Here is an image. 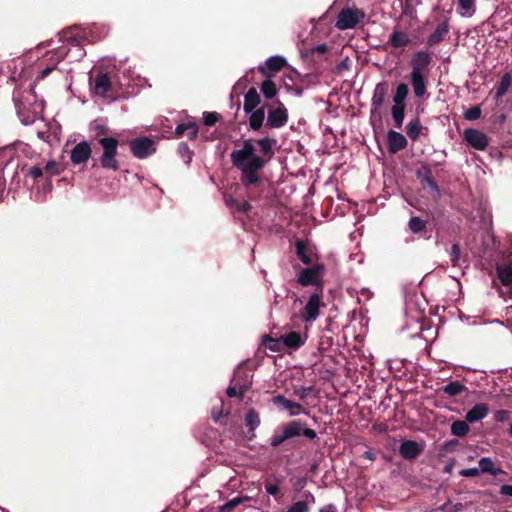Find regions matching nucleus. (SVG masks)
<instances>
[{
    "label": "nucleus",
    "mask_w": 512,
    "mask_h": 512,
    "mask_svg": "<svg viewBox=\"0 0 512 512\" xmlns=\"http://www.w3.org/2000/svg\"><path fill=\"white\" fill-rule=\"evenodd\" d=\"M388 43L393 48H403L410 43V38L408 34L405 33L404 31L395 29L393 33L390 35Z\"/></svg>",
    "instance_id": "nucleus-26"
},
{
    "label": "nucleus",
    "mask_w": 512,
    "mask_h": 512,
    "mask_svg": "<svg viewBox=\"0 0 512 512\" xmlns=\"http://www.w3.org/2000/svg\"><path fill=\"white\" fill-rule=\"evenodd\" d=\"M303 496L306 500L293 503L287 509V512H309V506L315 503V497L308 491L304 492Z\"/></svg>",
    "instance_id": "nucleus-24"
},
{
    "label": "nucleus",
    "mask_w": 512,
    "mask_h": 512,
    "mask_svg": "<svg viewBox=\"0 0 512 512\" xmlns=\"http://www.w3.org/2000/svg\"><path fill=\"white\" fill-rule=\"evenodd\" d=\"M260 103V96L255 88H250L244 97L243 109L246 113L252 112Z\"/></svg>",
    "instance_id": "nucleus-25"
},
{
    "label": "nucleus",
    "mask_w": 512,
    "mask_h": 512,
    "mask_svg": "<svg viewBox=\"0 0 512 512\" xmlns=\"http://www.w3.org/2000/svg\"><path fill=\"white\" fill-rule=\"evenodd\" d=\"M287 64V61L282 56H271L265 61V67L270 71H279L281 70L285 65Z\"/></svg>",
    "instance_id": "nucleus-38"
},
{
    "label": "nucleus",
    "mask_w": 512,
    "mask_h": 512,
    "mask_svg": "<svg viewBox=\"0 0 512 512\" xmlns=\"http://www.w3.org/2000/svg\"><path fill=\"white\" fill-rule=\"evenodd\" d=\"M272 401L275 405L289 411L290 416H297L301 413L306 414L300 404L292 402L282 395L275 396Z\"/></svg>",
    "instance_id": "nucleus-16"
},
{
    "label": "nucleus",
    "mask_w": 512,
    "mask_h": 512,
    "mask_svg": "<svg viewBox=\"0 0 512 512\" xmlns=\"http://www.w3.org/2000/svg\"><path fill=\"white\" fill-rule=\"evenodd\" d=\"M424 127L421 125L420 120L418 118H414L408 122L406 126V133L410 139L413 141L418 140L420 135L422 134Z\"/></svg>",
    "instance_id": "nucleus-31"
},
{
    "label": "nucleus",
    "mask_w": 512,
    "mask_h": 512,
    "mask_svg": "<svg viewBox=\"0 0 512 512\" xmlns=\"http://www.w3.org/2000/svg\"><path fill=\"white\" fill-rule=\"evenodd\" d=\"M417 177L424 189H427L434 197L440 195L438 185L433 179L432 172L429 168L423 167L417 172Z\"/></svg>",
    "instance_id": "nucleus-14"
},
{
    "label": "nucleus",
    "mask_w": 512,
    "mask_h": 512,
    "mask_svg": "<svg viewBox=\"0 0 512 512\" xmlns=\"http://www.w3.org/2000/svg\"><path fill=\"white\" fill-rule=\"evenodd\" d=\"M408 93V85L406 83L399 84L393 96L394 106H405V100L408 96Z\"/></svg>",
    "instance_id": "nucleus-34"
},
{
    "label": "nucleus",
    "mask_w": 512,
    "mask_h": 512,
    "mask_svg": "<svg viewBox=\"0 0 512 512\" xmlns=\"http://www.w3.org/2000/svg\"><path fill=\"white\" fill-rule=\"evenodd\" d=\"M463 136L465 141H467V143L476 150L483 151L489 144L488 137L477 129H465Z\"/></svg>",
    "instance_id": "nucleus-11"
},
{
    "label": "nucleus",
    "mask_w": 512,
    "mask_h": 512,
    "mask_svg": "<svg viewBox=\"0 0 512 512\" xmlns=\"http://www.w3.org/2000/svg\"><path fill=\"white\" fill-rule=\"evenodd\" d=\"M178 150H179V153L182 155V157H184L185 155L187 156L188 159L186 162L188 163L191 159V157H190L191 151L189 149V146L186 143L182 142L179 144Z\"/></svg>",
    "instance_id": "nucleus-53"
},
{
    "label": "nucleus",
    "mask_w": 512,
    "mask_h": 512,
    "mask_svg": "<svg viewBox=\"0 0 512 512\" xmlns=\"http://www.w3.org/2000/svg\"><path fill=\"white\" fill-rule=\"evenodd\" d=\"M103 152L100 156L101 166L106 170L117 171L119 162L116 158L119 141L115 137H101L98 140Z\"/></svg>",
    "instance_id": "nucleus-5"
},
{
    "label": "nucleus",
    "mask_w": 512,
    "mask_h": 512,
    "mask_svg": "<svg viewBox=\"0 0 512 512\" xmlns=\"http://www.w3.org/2000/svg\"><path fill=\"white\" fill-rule=\"evenodd\" d=\"M261 92L267 99H272L277 94V88L273 81L265 80L261 85Z\"/></svg>",
    "instance_id": "nucleus-40"
},
{
    "label": "nucleus",
    "mask_w": 512,
    "mask_h": 512,
    "mask_svg": "<svg viewBox=\"0 0 512 512\" xmlns=\"http://www.w3.org/2000/svg\"><path fill=\"white\" fill-rule=\"evenodd\" d=\"M112 86L111 79L107 73H98L94 79L95 94L106 97Z\"/></svg>",
    "instance_id": "nucleus-17"
},
{
    "label": "nucleus",
    "mask_w": 512,
    "mask_h": 512,
    "mask_svg": "<svg viewBox=\"0 0 512 512\" xmlns=\"http://www.w3.org/2000/svg\"><path fill=\"white\" fill-rule=\"evenodd\" d=\"M497 274L501 283L512 289V263L497 266Z\"/></svg>",
    "instance_id": "nucleus-30"
},
{
    "label": "nucleus",
    "mask_w": 512,
    "mask_h": 512,
    "mask_svg": "<svg viewBox=\"0 0 512 512\" xmlns=\"http://www.w3.org/2000/svg\"><path fill=\"white\" fill-rule=\"evenodd\" d=\"M219 120V114L216 112H205L204 122L207 126L214 125Z\"/></svg>",
    "instance_id": "nucleus-49"
},
{
    "label": "nucleus",
    "mask_w": 512,
    "mask_h": 512,
    "mask_svg": "<svg viewBox=\"0 0 512 512\" xmlns=\"http://www.w3.org/2000/svg\"><path fill=\"white\" fill-rule=\"evenodd\" d=\"M256 148H259L260 155L263 156L265 159H267V162L270 160V158L273 155V148L277 144L276 139L264 137L261 139H258L257 141H254Z\"/></svg>",
    "instance_id": "nucleus-21"
},
{
    "label": "nucleus",
    "mask_w": 512,
    "mask_h": 512,
    "mask_svg": "<svg viewBox=\"0 0 512 512\" xmlns=\"http://www.w3.org/2000/svg\"><path fill=\"white\" fill-rule=\"evenodd\" d=\"M448 32H449L448 23L446 21L440 23L439 25H437L434 32L432 34H430L429 37L427 38V43L432 46V45H435V44L441 42L445 38V36L448 34Z\"/></svg>",
    "instance_id": "nucleus-27"
},
{
    "label": "nucleus",
    "mask_w": 512,
    "mask_h": 512,
    "mask_svg": "<svg viewBox=\"0 0 512 512\" xmlns=\"http://www.w3.org/2000/svg\"><path fill=\"white\" fill-rule=\"evenodd\" d=\"M494 419L496 422L503 423L506 422L509 418V411L507 410H497L494 412Z\"/></svg>",
    "instance_id": "nucleus-51"
},
{
    "label": "nucleus",
    "mask_w": 512,
    "mask_h": 512,
    "mask_svg": "<svg viewBox=\"0 0 512 512\" xmlns=\"http://www.w3.org/2000/svg\"><path fill=\"white\" fill-rule=\"evenodd\" d=\"M461 251L458 244H453L449 252V258L453 266H457L460 261Z\"/></svg>",
    "instance_id": "nucleus-45"
},
{
    "label": "nucleus",
    "mask_w": 512,
    "mask_h": 512,
    "mask_svg": "<svg viewBox=\"0 0 512 512\" xmlns=\"http://www.w3.org/2000/svg\"><path fill=\"white\" fill-rule=\"evenodd\" d=\"M475 11V0H458V13L462 17H471Z\"/></svg>",
    "instance_id": "nucleus-33"
},
{
    "label": "nucleus",
    "mask_w": 512,
    "mask_h": 512,
    "mask_svg": "<svg viewBox=\"0 0 512 512\" xmlns=\"http://www.w3.org/2000/svg\"><path fill=\"white\" fill-rule=\"evenodd\" d=\"M489 413V408L485 403L475 404L465 416L468 423H475L484 419Z\"/></svg>",
    "instance_id": "nucleus-19"
},
{
    "label": "nucleus",
    "mask_w": 512,
    "mask_h": 512,
    "mask_svg": "<svg viewBox=\"0 0 512 512\" xmlns=\"http://www.w3.org/2000/svg\"><path fill=\"white\" fill-rule=\"evenodd\" d=\"M42 169L44 170V173L48 174L49 176L56 175L59 173L56 162L53 160L47 162L44 168Z\"/></svg>",
    "instance_id": "nucleus-50"
},
{
    "label": "nucleus",
    "mask_w": 512,
    "mask_h": 512,
    "mask_svg": "<svg viewBox=\"0 0 512 512\" xmlns=\"http://www.w3.org/2000/svg\"><path fill=\"white\" fill-rule=\"evenodd\" d=\"M311 388H306V387H302L301 389H299L297 391V394L301 397V398H305L307 396V393L308 391H310Z\"/></svg>",
    "instance_id": "nucleus-59"
},
{
    "label": "nucleus",
    "mask_w": 512,
    "mask_h": 512,
    "mask_svg": "<svg viewBox=\"0 0 512 512\" xmlns=\"http://www.w3.org/2000/svg\"><path fill=\"white\" fill-rule=\"evenodd\" d=\"M187 132V136L190 140H193L198 135V125L194 121H188L186 123H182L177 125L175 129V133L178 136H182L184 133Z\"/></svg>",
    "instance_id": "nucleus-28"
},
{
    "label": "nucleus",
    "mask_w": 512,
    "mask_h": 512,
    "mask_svg": "<svg viewBox=\"0 0 512 512\" xmlns=\"http://www.w3.org/2000/svg\"><path fill=\"white\" fill-rule=\"evenodd\" d=\"M321 296L318 293L310 295L307 303L301 310V318L304 322H314L319 316Z\"/></svg>",
    "instance_id": "nucleus-10"
},
{
    "label": "nucleus",
    "mask_w": 512,
    "mask_h": 512,
    "mask_svg": "<svg viewBox=\"0 0 512 512\" xmlns=\"http://www.w3.org/2000/svg\"><path fill=\"white\" fill-rule=\"evenodd\" d=\"M459 474L463 477H475L480 474V469L478 467L466 468L462 469Z\"/></svg>",
    "instance_id": "nucleus-52"
},
{
    "label": "nucleus",
    "mask_w": 512,
    "mask_h": 512,
    "mask_svg": "<svg viewBox=\"0 0 512 512\" xmlns=\"http://www.w3.org/2000/svg\"><path fill=\"white\" fill-rule=\"evenodd\" d=\"M246 389H247V386L243 385L240 387L239 393H238L235 386H229L226 390V393L229 397L239 396L240 398H242L244 396Z\"/></svg>",
    "instance_id": "nucleus-48"
},
{
    "label": "nucleus",
    "mask_w": 512,
    "mask_h": 512,
    "mask_svg": "<svg viewBox=\"0 0 512 512\" xmlns=\"http://www.w3.org/2000/svg\"><path fill=\"white\" fill-rule=\"evenodd\" d=\"M133 155L143 159L155 152L154 141L147 137L136 138L130 142Z\"/></svg>",
    "instance_id": "nucleus-9"
},
{
    "label": "nucleus",
    "mask_w": 512,
    "mask_h": 512,
    "mask_svg": "<svg viewBox=\"0 0 512 512\" xmlns=\"http://www.w3.org/2000/svg\"><path fill=\"white\" fill-rule=\"evenodd\" d=\"M408 226L413 233H419L426 227V221L417 216H413L409 219Z\"/></svg>",
    "instance_id": "nucleus-42"
},
{
    "label": "nucleus",
    "mask_w": 512,
    "mask_h": 512,
    "mask_svg": "<svg viewBox=\"0 0 512 512\" xmlns=\"http://www.w3.org/2000/svg\"><path fill=\"white\" fill-rule=\"evenodd\" d=\"M92 153L90 144L87 141H81L76 144L70 152V160L74 165L83 164L88 161Z\"/></svg>",
    "instance_id": "nucleus-13"
},
{
    "label": "nucleus",
    "mask_w": 512,
    "mask_h": 512,
    "mask_svg": "<svg viewBox=\"0 0 512 512\" xmlns=\"http://www.w3.org/2000/svg\"><path fill=\"white\" fill-rule=\"evenodd\" d=\"M363 457L367 458L368 460H375V454L371 450H367L363 453Z\"/></svg>",
    "instance_id": "nucleus-60"
},
{
    "label": "nucleus",
    "mask_w": 512,
    "mask_h": 512,
    "mask_svg": "<svg viewBox=\"0 0 512 512\" xmlns=\"http://www.w3.org/2000/svg\"><path fill=\"white\" fill-rule=\"evenodd\" d=\"M288 110L285 105L279 101H274L268 108L265 127L278 129L284 127L288 122Z\"/></svg>",
    "instance_id": "nucleus-7"
},
{
    "label": "nucleus",
    "mask_w": 512,
    "mask_h": 512,
    "mask_svg": "<svg viewBox=\"0 0 512 512\" xmlns=\"http://www.w3.org/2000/svg\"><path fill=\"white\" fill-rule=\"evenodd\" d=\"M235 168L240 172V181L245 187L256 186L261 182L260 172L265 167L267 159L257 153L255 142L247 139L242 147L230 154Z\"/></svg>",
    "instance_id": "nucleus-2"
},
{
    "label": "nucleus",
    "mask_w": 512,
    "mask_h": 512,
    "mask_svg": "<svg viewBox=\"0 0 512 512\" xmlns=\"http://www.w3.org/2000/svg\"><path fill=\"white\" fill-rule=\"evenodd\" d=\"M306 424L301 421H291L284 424L281 429L276 430L270 439V444L273 447L280 446L288 439L303 435L308 439H315L316 432L313 429L306 428Z\"/></svg>",
    "instance_id": "nucleus-4"
},
{
    "label": "nucleus",
    "mask_w": 512,
    "mask_h": 512,
    "mask_svg": "<svg viewBox=\"0 0 512 512\" xmlns=\"http://www.w3.org/2000/svg\"><path fill=\"white\" fill-rule=\"evenodd\" d=\"M323 269L324 267L321 264L302 269L297 277L298 283L302 286L319 285Z\"/></svg>",
    "instance_id": "nucleus-8"
},
{
    "label": "nucleus",
    "mask_w": 512,
    "mask_h": 512,
    "mask_svg": "<svg viewBox=\"0 0 512 512\" xmlns=\"http://www.w3.org/2000/svg\"><path fill=\"white\" fill-rule=\"evenodd\" d=\"M97 30L98 26L96 24L85 27L73 26L59 32L56 40L51 39L47 41V46H53L48 52L53 63L41 70L37 80L48 76L66 56H69L71 61H77L84 57V44L95 42L102 37Z\"/></svg>",
    "instance_id": "nucleus-1"
},
{
    "label": "nucleus",
    "mask_w": 512,
    "mask_h": 512,
    "mask_svg": "<svg viewBox=\"0 0 512 512\" xmlns=\"http://www.w3.org/2000/svg\"><path fill=\"white\" fill-rule=\"evenodd\" d=\"M407 3H410V4H415V5H419L421 3L420 0H406Z\"/></svg>",
    "instance_id": "nucleus-64"
},
{
    "label": "nucleus",
    "mask_w": 512,
    "mask_h": 512,
    "mask_svg": "<svg viewBox=\"0 0 512 512\" xmlns=\"http://www.w3.org/2000/svg\"><path fill=\"white\" fill-rule=\"evenodd\" d=\"M44 175V170L41 167L33 166L26 170L25 177H30L34 180L42 177Z\"/></svg>",
    "instance_id": "nucleus-47"
},
{
    "label": "nucleus",
    "mask_w": 512,
    "mask_h": 512,
    "mask_svg": "<svg viewBox=\"0 0 512 512\" xmlns=\"http://www.w3.org/2000/svg\"><path fill=\"white\" fill-rule=\"evenodd\" d=\"M407 146V139L405 136L397 131L389 130L387 133V147L390 153H397Z\"/></svg>",
    "instance_id": "nucleus-15"
},
{
    "label": "nucleus",
    "mask_w": 512,
    "mask_h": 512,
    "mask_svg": "<svg viewBox=\"0 0 512 512\" xmlns=\"http://www.w3.org/2000/svg\"><path fill=\"white\" fill-rule=\"evenodd\" d=\"M319 512H337V508L333 504H328L325 507L321 508Z\"/></svg>",
    "instance_id": "nucleus-56"
},
{
    "label": "nucleus",
    "mask_w": 512,
    "mask_h": 512,
    "mask_svg": "<svg viewBox=\"0 0 512 512\" xmlns=\"http://www.w3.org/2000/svg\"><path fill=\"white\" fill-rule=\"evenodd\" d=\"M505 473L506 472L502 468H500V467H498L496 465H494L492 470L489 472V474H491L493 476H496V475H499V474H505Z\"/></svg>",
    "instance_id": "nucleus-57"
},
{
    "label": "nucleus",
    "mask_w": 512,
    "mask_h": 512,
    "mask_svg": "<svg viewBox=\"0 0 512 512\" xmlns=\"http://www.w3.org/2000/svg\"><path fill=\"white\" fill-rule=\"evenodd\" d=\"M466 386L459 381H451L442 387V391L448 396H457L466 391Z\"/></svg>",
    "instance_id": "nucleus-35"
},
{
    "label": "nucleus",
    "mask_w": 512,
    "mask_h": 512,
    "mask_svg": "<svg viewBox=\"0 0 512 512\" xmlns=\"http://www.w3.org/2000/svg\"><path fill=\"white\" fill-rule=\"evenodd\" d=\"M13 100L17 115L23 125H31L41 118L44 101L37 97L32 85L24 89L17 88L14 91Z\"/></svg>",
    "instance_id": "nucleus-3"
},
{
    "label": "nucleus",
    "mask_w": 512,
    "mask_h": 512,
    "mask_svg": "<svg viewBox=\"0 0 512 512\" xmlns=\"http://www.w3.org/2000/svg\"><path fill=\"white\" fill-rule=\"evenodd\" d=\"M43 189L45 192H50L52 189V182L50 180H47L43 185Z\"/></svg>",
    "instance_id": "nucleus-61"
},
{
    "label": "nucleus",
    "mask_w": 512,
    "mask_h": 512,
    "mask_svg": "<svg viewBox=\"0 0 512 512\" xmlns=\"http://www.w3.org/2000/svg\"><path fill=\"white\" fill-rule=\"evenodd\" d=\"M296 254L302 263L306 265L312 263V259L310 254L308 253L307 246L302 240H298L296 242Z\"/></svg>",
    "instance_id": "nucleus-39"
},
{
    "label": "nucleus",
    "mask_w": 512,
    "mask_h": 512,
    "mask_svg": "<svg viewBox=\"0 0 512 512\" xmlns=\"http://www.w3.org/2000/svg\"><path fill=\"white\" fill-rule=\"evenodd\" d=\"M265 111L264 108L254 109L250 112L249 125L254 131L260 130L262 126H265Z\"/></svg>",
    "instance_id": "nucleus-29"
},
{
    "label": "nucleus",
    "mask_w": 512,
    "mask_h": 512,
    "mask_svg": "<svg viewBox=\"0 0 512 512\" xmlns=\"http://www.w3.org/2000/svg\"><path fill=\"white\" fill-rule=\"evenodd\" d=\"M245 498L235 497L220 507V512H231L236 506H238Z\"/></svg>",
    "instance_id": "nucleus-46"
},
{
    "label": "nucleus",
    "mask_w": 512,
    "mask_h": 512,
    "mask_svg": "<svg viewBox=\"0 0 512 512\" xmlns=\"http://www.w3.org/2000/svg\"><path fill=\"white\" fill-rule=\"evenodd\" d=\"M327 50V46L325 44L318 45L314 48V51L317 52H325Z\"/></svg>",
    "instance_id": "nucleus-62"
},
{
    "label": "nucleus",
    "mask_w": 512,
    "mask_h": 512,
    "mask_svg": "<svg viewBox=\"0 0 512 512\" xmlns=\"http://www.w3.org/2000/svg\"><path fill=\"white\" fill-rule=\"evenodd\" d=\"M428 74L410 73V82L413 87L414 95L422 98L426 94V78Z\"/></svg>",
    "instance_id": "nucleus-18"
},
{
    "label": "nucleus",
    "mask_w": 512,
    "mask_h": 512,
    "mask_svg": "<svg viewBox=\"0 0 512 512\" xmlns=\"http://www.w3.org/2000/svg\"><path fill=\"white\" fill-rule=\"evenodd\" d=\"M250 204L248 202H243L237 205V209L242 212H247L250 209Z\"/></svg>",
    "instance_id": "nucleus-58"
},
{
    "label": "nucleus",
    "mask_w": 512,
    "mask_h": 512,
    "mask_svg": "<svg viewBox=\"0 0 512 512\" xmlns=\"http://www.w3.org/2000/svg\"><path fill=\"white\" fill-rule=\"evenodd\" d=\"M422 448L416 441L407 440L404 441L399 447V453L405 459H415Z\"/></svg>",
    "instance_id": "nucleus-20"
},
{
    "label": "nucleus",
    "mask_w": 512,
    "mask_h": 512,
    "mask_svg": "<svg viewBox=\"0 0 512 512\" xmlns=\"http://www.w3.org/2000/svg\"><path fill=\"white\" fill-rule=\"evenodd\" d=\"M481 116L480 106H473L464 112V118L468 121H475Z\"/></svg>",
    "instance_id": "nucleus-44"
},
{
    "label": "nucleus",
    "mask_w": 512,
    "mask_h": 512,
    "mask_svg": "<svg viewBox=\"0 0 512 512\" xmlns=\"http://www.w3.org/2000/svg\"><path fill=\"white\" fill-rule=\"evenodd\" d=\"M432 61L427 51L416 52L411 59V73L429 74V65Z\"/></svg>",
    "instance_id": "nucleus-12"
},
{
    "label": "nucleus",
    "mask_w": 512,
    "mask_h": 512,
    "mask_svg": "<svg viewBox=\"0 0 512 512\" xmlns=\"http://www.w3.org/2000/svg\"><path fill=\"white\" fill-rule=\"evenodd\" d=\"M364 18L365 13L361 9L345 7L338 13L335 27L339 30L354 29Z\"/></svg>",
    "instance_id": "nucleus-6"
},
{
    "label": "nucleus",
    "mask_w": 512,
    "mask_h": 512,
    "mask_svg": "<svg viewBox=\"0 0 512 512\" xmlns=\"http://www.w3.org/2000/svg\"><path fill=\"white\" fill-rule=\"evenodd\" d=\"M470 432L468 422L465 420H457L451 424V433L457 437H465Z\"/></svg>",
    "instance_id": "nucleus-36"
},
{
    "label": "nucleus",
    "mask_w": 512,
    "mask_h": 512,
    "mask_svg": "<svg viewBox=\"0 0 512 512\" xmlns=\"http://www.w3.org/2000/svg\"><path fill=\"white\" fill-rule=\"evenodd\" d=\"M391 114L397 128H401L405 118V106H393Z\"/></svg>",
    "instance_id": "nucleus-41"
},
{
    "label": "nucleus",
    "mask_w": 512,
    "mask_h": 512,
    "mask_svg": "<svg viewBox=\"0 0 512 512\" xmlns=\"http://www.w3.org/2000/svg\"><path fill=\"white\" fill-rule=\"evenodd\" d=\"M279 341L282 342L288 348L297 349L304 345L305 338H303L301 334L298 332H289L287 334L282 335L279 338Z\"/></svg>",
    "instance_id": "nucleus-23"
},
{
    "label": "nucleus",
    "mask_w": 512,
    "mask_h": 512,
    "mask_svg": "<svg viewBox=\"0 0 512 512\" xmlns=\"http://www.w3.org/2000/svg\"><path fill=\"white\" fill-rule=\"evenodd\" d=\"M220 417H222V414L220 413V414H218V415H217V414H216V412H215V410L213 409V411H212V418H213V420H214L215 422H218V421H219V419H220Z\"/></svg>",
    "instance_id": "nucleus-63"
},
{
    "label": "nucleus",
    "mask_w": 512,
    "mask_h": 512,
    "mask_svg": "<svg viewBox=\"0 0 512 512\" xmlns=\"http://www.w3.org/2000/svg\"><path fill=\"white\" fill-rule=\"evenodd\" d=\"M265 489H266V492L272 496H276L279 492V487L276 484H268V485H266Z\"/></svg>",
    "instance_id": "nucleus-55"
},
{
    "label": "nucleus",
    "mask_w": 512,
    "mask_h": 512,
    "mask_svg": "<svg viewBox=\"0 0 512 512\" xmlns=\"http://www.w3.org/2000/svg\"><path fill=\"white\" fill-rule=\"evenodd\" d=\"M511 82H512L511 74L505 73L502 76L499 85L497 86L496 93H495L496 99H500L507 93V91L509 90V88L511 86Z\"/></svg>",
    "instance_id": "nucleus-37"
},
{
    "label": "nucleus",
    "mask_w": 512,
    "mask_h": 512,
    "mask_svg": "<svg viewBox=\"0 0 512 512\" xmlns=\"http://www.w3.org/2000/svg\"><path fill=\"white\" fill-rule=\"evenodd\" d=\"M259 425V413L254 409H250L245 416V426L248 428L249 432L252 433V436H254V432L259 427Z\"/></svg>",
    "instance_id": "nucleus-32"
},
{
    "label": "nucleus",
    "mask_w": 512,
    "mask_h": 512,
    "mask_svg": "<svg viewBox=\"0 0 512 512\" xmlns=\"http://www.w3.org/2000/svg\"><path fill=\"white\" fill-rule=\"evenodd\" d=\"M500 494L503 496L512 497V485L504 484L500 487Z\"/></svg>",
    "instance_id": "nucleus-54"
},
{
    "label": "nucleus",
    "mask_w": 512,
    "mask_h": 512,
    "mask_svg": "<svg viewBox=\"0 0 512 512\" xmlns=\"http://www.w3.org/2000/svg\"><path fill=\"white\" fill-rule=\"evenodd\" d=\"M388 93V84L386 82H380L375 86L372 96V107L378 110L382 107L385 98Z\"/></svg>",
    "instance_id": "nucleus-22"
},
{
    "label": "nucleus",
    "mask_w": 512,
    "mask_h": 512,
    "mask_svg": "<svg viewBox=\"0 0 512 512\" xmlns=\"http://www.w3.org/2000/svg\"><path fill=\"white\" fill-rule=\"evenodd\" d=\"M494 462L490 457H482L478 461L480 472L489 473L494 467Z\"/></svg>",
    "instance_id": "nucleus-43"
}]
</instances>
